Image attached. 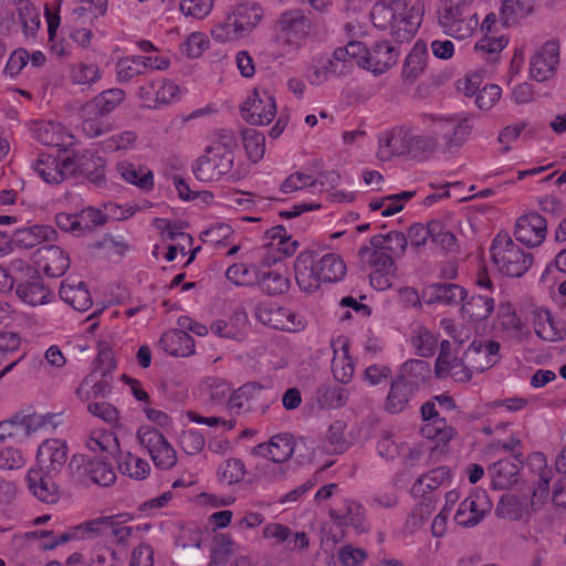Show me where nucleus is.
<instances>
[{
    "label": "nucleus",
    "instance_id": "obj_1",
    "mask_svg": "<svg viewBox=\"0 0 566 566\" xmlns=\"http://www.w3.org/2000/svg\"><path fill=\"white\" fill-rule=\"evenodd\" d=\"M295 281L305 293L317 291L323 283L340 281L346 274V265L342 256L334 252L323 255L302 252L294 263Z\"/></svg>",
    "mask_w": 566,
    "mask_h": 566
},
{
    "label": "nucleus",
    "instance_id": "obj_2",
    "mask_svg": "<svg viewBox=\"0 0 566 566\" xmlns=\"http://www.w3.org/2000/svg\"><path fill=\"white\" fill-rule=\"evenodd\" d=\"M419 122L428 132L437 135L440 148L449 154L458 151L468 142L473 129L471 117L464 113H423Z\"/></svg>",
    "mask_w": 566,
    "mask_h": 566
},
{
    "label": "nucleus",
    "instance_id": "obj_3",
    "mask_svg": "<svg viewBox=\"0 0 566 566\" xmlns=\"http://www.w3.org/2000/svg\"><path fill=\"white\" fill-rule=\"evenodd\" d=\"M490 253L496 270L509 277H522L534 263L533 253L503 232L497 233L493 239Z\"/></svg>",
    "mask_w": 566,
    "mask_h": 566
},
{
    "label": "nucleus",
    "instance_id": "obj_4",
    "mask_svg": "<svg viewBox=\"0 0 566 566\" xmlns=\"http://www.w3.org/2000/svg\"><path fill=\"white\" fill-rule=\"evenodd\" d=\"M126 93L122 88L103 91L82 108V130L90 137H97L108 130V123L103 118L124 102Z\"/></svg>",
    "mask_w": 566,
    "mask_h": 566
},
{
    "label": "nucleus",
    "instance_id": "obj_5",
    "mask_svg": "<svg viewBox=\"0 0 566 566\" xmlns=\"http://www.w3.org/2000/svg\"><path fill=\"white\" fill-rule=\"evenodd\" d=\"M234 156L229 153H220L219 148L207 147L205 153L195 160L192 172L201 182H216L223 177L235 180L240 172L233 170Z\"/></svg>",
    "mask_w": 566,
    "mask_h": 566
},
{
    "label": "nucleus",
    "instance_id": "obj_6",
    "mask_svg": "<svg viewBox=\"0 0 566 566\" xmlns=\"http://www.w3.org/2000/svg\"><path fill=\"white\" fill-rule=\"evenodd\" d=\"M242 118L251 125L270 124L277 112L274 95L266 88L256 87L240 106Z\"/></svg>",
    "mask_w": 566,
    "mask_h": 566
},
{
    "label": "nucleus",
    "instance_id": "obj_7",
    "mask_svg": "<svg viewBox=\"0 0 566 566\" xmlns=\"http://www.w3.org/2000/svg\"><path fill=\"white\" fill-rule=\"evenodd\" d=\"M359 52L357 54L358 67L371 72L374 75H380L387 72L397 61L398 50L387 39L378 41L371 49L359 41Z\"/></svg>",
    "mask_w": 566,
    "mask_h": 566
},
{
    "label": "nucleus",
    "instance_id": "obj_8",
    "mask_svg": "<svg viewBox=\"0 0 566 566\" xmlns=\"http://www.w3.org/2000/svg\"><path fill=\"white\" fill-rule=\"evenodd\" d=\"M33 169L44 182L56 185L76 170V163L66 150L59 149L56 155L40 154Z\"/></svg>",
    "mask_w": 566,
    "mask_h": 566
},
{
    "label": "nucleus",
    "instance_id": "obj_9",
    "mask_svg": "<svg viewBox=\"0 0 566 566\" xmlns=\"http://www.w3.org/2000/svg\"><path fill=\"white\" fill-rule=\"evenodd\" d=\"M137 438L157 469L169 470L176 465L177 452L161 432L150 427H140Z\"/></svg>",
    "mask_w": 566,
    "mask_h": 566
},
{
    "label": "nucleus",
    "instance_id": "obj_10",
    "mask_svg": "<svg viewBox=\"0 0 566 566\" xmlns=\"http://www.w3.org/2000/svg\"><path fill=\"white\" fill-rule=\"evenodd\" d=\"M111 524L109 517H97L85 521L65 532L54 533L53 531H34L31 533L35 538H48L43 542L44 549H54L70 541L83 539L90 535H96L104 526Z\"/></svg>",
    "mask_w": 566,
    "mask_h": 566
},
{
    "label": "nucleus",
    "instance_id": "obj_11",
    "mask_svg": "<svg viewBox=\"0 0 566 566\" xmlns=\"http://www.w3.org/2000/svg\"><path fill=\"white\" fill-rule=\"evenodd\" d=\"M491 509L492 502L488 492L485 490L474 489L459 504L454 514V522L461 527H474L483 521Z\"/></svg>",
    "mask_w": 566,
    "mask_h": 566
},
{
    "label": "nucleus",
    "instance_id": "obj_12",
    "mask_svg": "<svg viewBox=\"0 0 566 566\" xmlns=\"http://www.w3.org/2000/svg\"><path fill=\"white\" fill-rule=\"evenodd\" d=\"M269 242L259 248V254L272 264H284L283 260L293 255L300 243L294 240L283 226L266 231Z\"/></svg>",
    "mask_w": 566,
    "mask_h": 566
},
{
    "label": "nucleus",
    "instance_id": "obj_13",
    "mask_svg": "<svg viewBox=\"0 0 566 566\" xmlns=\"http://www.w3.org/2000/svg\"><path fill=\"white\" fill-rule=\"evenodd\" d=\"M263 19L262 9L255 4L242 3L237 6L219 24V28L226 35L231 33L244 34L252 33Z\"/></svg>",
    "mask_w": 566,
    "mask_h": 566
},
{
    "label": "nucleus",
    "instance_id": "obj_14",
    "mask_svg": "<svg viewBox=\"0 0 566 566\" xmlns=\"http://www.w3.org/2000/svg\"><path fill=\"white\" fill-rule=\"evenodd\" d=\"M180 93L172 80L158 77L143 84L138 95L145 107L154 109L179 99Z\"/></svg>",
    "mask_w": 566,
    "mask_h": 566
},
{
    "label": "nucleus",
    "instance_id": "obj_15",
    "mask_svg": "<svg viewBox=\"0 0 566 566\" xmlns=\"http://www.w3.org/2000/svg\"><path fill=\"white\" fill-rule=\"evenodd\" d=\"M547 235V220L536 211L520 216L515 222V240L526 248L542 245Z\"/></svg>",
    "mask_w": 566,
    "mask_h": 566
},
{
    "label": "nucleus",
    "instance_id": "obj_16",
    "mask_svg": "<svg viewBox=\"0 0 566 566\" xmlns=\"http://www.w3.org/2000/svg\"><path fill=\"white\" fill-rule=\"evenodd\" d=\"M559 42L553 38L545 42L530 61L531 77L537 82H545L553 77L559 64Z\"/></svg>",
    "mask_w": 566,
    "mask_h": 566
},
{
    "label": "nucleus",
    "instance_id": "obj_17",
    "mask_svg": "<svg viewBox=\"0 0 566 566\" xmlns=\"http://www.w3.org/2000/svg\"><path fill=\"white\" fill-rule=\"evenodd\" d=\"M406 7V2L402 0H395L392 1L390 7H386L384 4H376L373 9L371 17L375 18V15L381 14L385 18H392L396 21L395 28H397V32H405L407 34H415L421 22L422 17L424 12V7L422 2H416L410 10L401 17L399 22L396 18V11L399 9H402Z\"/></svg>",
    "mask_w": 566,
    "mask_h": 566
},
{
    "label": "nucleus",
    "instance_id": "obj_18",
    "mask_svg": "<svg viewBox=\"0 0 566 566\" xmlns=\"http://www.w3.org/2000/svg\"><path fill=\"white\" fill-rule=\"evenodd\" d=\"M255 286L268 295H282L290 289V279L284 264H272L260 256V270Z\"/></svg>",
    "mask_w": 566,
    "mask_h": 566
},
{
    "label": "nucleus",
    "instance_id": "obj_19",
    "mask_svg": "<svg viewBox=\"0 0 566 566\" xmlns=\"http://www.w3.org/2000/svg\"><path fill=\"white\" fill-rule=\"evenodd\" d=\"M450 349L451 345L448 340L440 343L439 356L434 364L436 377L439 379L451 377L458 382L469 381L474 371L465 363L464 357L462 359L451 357Z\"/></svg>",
    "mask_w": 566,
    "mask_h": 566
},
{
    "label": "nucleus",
    "instance_id": "obj_20",
    "mask_svg": "<svg viewBox=\"0 0 566 566\" xmlns=\"http://www.w3.org/2000/svg\"><path fill=\"white\" fill-rule=\"evenodd\" d=\"M77 476L83 483L92 482L99 486H109L116 480L111 462L99 457L84 455L77 465Z\"/></svg>",
    "mask_w": 566,
    "mask_h": 566
},
{
    "label": "nucleus",
    "instance_id": "obj_21",
    "mask_svg": "<svg viewBox=\"0 0 566 566\" xmlns=\"http://www.w3.org/2000/svg\"><path fill=\"white\" fill-rule=\"evenodd\" d=\"M421 416L424 421L421 427L422 437L443 444L453 439L455 430L439 416L434 401H427L421 406Z\"/></svg>",
    "mask_w": 566,
    "mask_h": 566
},
{
    "label": "nucleus",
    "instance_id": "obj_22",
    "mask_svg": "<svg viewBox=\"0 0 566 566\" xmlns=\"http://www.w3.org/2000/svg\"><path fill=\"white\" fill-rule=\"evenodd\" d=\"M500 343L496 340H473L464 352V360L474 373H482L500 359Z\"/></svg>",
    "mask_w": 566,
    "mask_h": 566
},
{
    "label": "nucleus",
    "instance_id": "obj_23",
    "mask_svg": "<svg viewBox=\"0 0 566 566\" xmlns=\"http://www.w3.org/2000/svg\"><path fill=\"white\" fill-rule=\"evenodd\" d=\"M410 128L396 126L384 132L378 138L377 156L380 160H389L392 157L408 158Z\"/></svg>",
    "mask_w": 566,
    "mask_h": 566
},
{
    "label": "nucleus",
    "instance_id": "obj_24",
    "mask_svg": "<svg viewBox=\"0 0 566 566\" xmlns=\"http://www.w3.org/2000/svg\"><path fill=\"white\" fill-rule=\"evenodd\" d=\"M34 262L50 277H60L70 268V256L60 247L43 244L36 249Z\"/></svg>",
    "mask_w": 566,
    "mask_h": 566
},
{
    "label": "nucleus",
    "instance_id": "obj_25",
    "mask_svg": "<svg viewBox=\"0 0 566 566\" xmlns=\"http://www.w3.org/2000/svg\"><path fill=\"white\" fill-rule=\"evenodd\" d=\"M359 41H349L345 46L334 50L331 56L323 57L326 69L333 77H345L358 66Z\"/></svg>",
    "mask_w": 566,
    "mask_h": 566
},
{
    "label": "nucleus",
    "instance_id": "obj_26",
    "mask_svg": "<svg viewBox=\"0 0 566 566\" xmlns=\"http://www.w3.org/2000/svg\"><path fill=\"white\" fill-rule=\"evenodd\" d=\"M67 460V444L62 439H46L38 448L36 462L38 470L48 473L59 472Z\"/></svg>",
    "mask_w": 566,
    "mask_h": 566
},
{
    "label": "nucleus",
    "instance_id": "obj_27",
    "mask_svg": "<svg viewBox=\"0 0 566 566\" xmlns=\"http://www.w3.org/2000/svg\"><path fill=\"white\" fill-rule=\"evenodd\" d=\"M166 59L156 56L132 55L120 59L116 64V75L119 82H128L134 77L144 74L148 69L164 70L168 67Z\"/></svg>",
    "mask_w": 566,
    "mask_h": 566
},
{
    "label": "nucleus",
    "instance_id": "obj_28",
    "mask_svg": "<svg viewBox=\"0 0 566 566\" xmlns=\"http://www.w3.org/2000/svg\"><path fill=\"white\" fill-rule=\"evenodd\" d=\"M467 297L465 290L454 283H434L422 290V301L427 305L454 306Z\"/></svg>",
    "mask_w": 566,
    "mask_h": 566
},
{
    "label": "nucleus",
    "instance_id": "obj_29",
    "mask_svg": "<svg viewBox=\"0 0 566 566\" xmlns=\"http://www.w3.org/2000/svg\"><path fill=\"white\" fill-rule=\"evenodd\" d=\"M334 357L332 373L338 382L348 384L353 379L355 364L350 356V345L346 337H338L332 343Z\"/></svg>",
    "mask_w": 566,
    "mask_h": 566
},
{
    "label": "nucleus",
    "instance_id": "obj_30",
    "mask_svg": "<svg viewBox=\"0 0 566 566\" xmlns=\"http://www.w3.org/2000/svg\"><path fill=\"white\" fill-rule=\"evenodd\" d=\"M439 149L440 143L437 135L428 132L423 126L421 133L410 128L408 159L426 161L432 158Z\"/></svg>",
    "mask_w": 566,
    "mask_h": 566
},
{
    "label": "nucleus",
    "instance_id": "obj_31",
    "mask_svg": "<svg viewBox=\"0 0 566 566\" xmlns=\"http://www.w3.org/2000/svg\"><path fill=\"white\" fill-rule=\"evenodd\" d=\"M253 452L274 463H284L294 452L293 437L289 433L275 434L268 443L255 446Z\"/></svg>",
    "mask_w": 566,
    "mask_h": 566
},
{
    "label": "nucleus",
    "instance_id": "obj_32",
    "mask_svg": "<svg viewBox=\"0 0 566 566\" xmlns=\"http://www.w3.org/2000/svg\"><path fill=\"white\" fill-rule=\"evenodd\" d=\"M20 439L39 432H51L57 427V415L53 413H17L14 415Z\"/></svg>",
    "mask_w": 566,
    "mask_h": 566
},
{
    "label": "nucleus",
    "instance_id": "obj_33",
    "mask_svg": "<svg viewBox=\"0 0 566 566\" xmlns=\"http://www.w3.org/2000/svg\"><path fill=\"white\" fill-rule=\"evenodd\" d=\"M218 480L228 485L252 484L256 480V475L249 472L245 463L239 458H229L223 460L217 469Z\"/></svg>",
    "mask_w": 566,
    "mask_h": 566
},
{
    "label": "nucleus",
    "instance_id": "obj_34",
    "mask_svg": "<svg viewBox=\"0 0 566 566\" xmlns=\"http://www.w3.org/2000/svg\"><path fill=\"white\" fill-rule=\"evenodd\" d=\"M51 474L36 469H30L27 474L30 492L44 503H55L59 500V490Z\"/></svg>",
    "mask_w": 566,
    "mask_h": 566
},
{
    "label": "nucleus",
    "instance_id": "obj_35",
    "mask_svg": "<svg viewBox=\"0 0 566 566\" xmlns=\"http://www.w3.org/2000/svg\"><path fill=\"white\" fill-rule=\"evenodd\" d=\"M329 516L335 523L350 525L358 533L367 531L365 525V507L355 500H344L342 507L329 511Z\"/></svg>",
    "mask_w": 566,
    "mask_h": 566
},
{
    "label": "nucleus",
    "instance_id": "obj_36",
    "mask_svg": "<svg viewBox=\"0 0 566 566\" xmlns=\"http://www.w3.org/2000/svg\"><path fill=\"white\" fill-rule=\"evenodd\" d=\"M59 294L61 300L75 311L85 312L92 306L90 291L83 281H75L70 277L65 279L61 283Z\"/></svg>",
    "mask_w": 566,
    "mask_h": 566
},
{
    "label": "nucleus",
    "instance_id": "obj_37",
    "mask_svg": "<svg viewBox=\"0 0 566 566\" xmlns=\"http://www.w3.org/2000/svg\"><path fill=\"white\" fill-rule=\"evenodd\" d=\"M15 294L24 304L30 306L48 304L54 298L53 292L43 284L40 277L19 283Z\"/></svg>",
    "mask_w": 566,
    "mask_h": 566
},
{
    "label": "nucleus",
    "instance_id": "obj_38",
    "mask_svg": "<svg viewBox=\"0 0 566 566\" xmlns=\"http://www.w3.org/2000/svg\"><path fill=\"white\" fill-rule=\"evenodd\" d=\"M159 344L170 356L188 357L195 353V340L189 333L181 329H170L164 333Z\"/></svg>",
    "mask_w": 566,
    "mask_h": 566
},
{
    "label": "nucleus",
    "instance_id": "obj_39",
    "mask_svg": "<svg viewBox=\"0 0 566 566\" xmlns=\"http://www.w3.org/2000/svg\"><path fill=\"white\" fill-rule=\"evenodd\" d=\"M428 59V48L423 40H418L409 54L406 56L401 77L403 82L413 83L426 70Z\"/></svg>",
    "mask_w": 566,
    "mask_h": 566
},
{
    "label": "nucleus",
    "instance_id": "obj_40",
    "mask_svg": "<svg viewBox=\"0 0 566 566\" xmlns=\"http://www.w3.org/2000/svg\"><path fill=\"white\" fill-rule=\"evenodd\" d=\"M116 170L126 182L140 190L149 191L154 188V174L145 165L124 160L117 164Z\"/></svg>",
    "mask_w": 566,
    "mask_h": 566
},
{
    "label": "nucleus",
    "instance_id": "obj_41",
    "mask_svg": "<svg viewBox=\"0 0 566 566\" xmlns=\"http://www.w3.org/2000/svg\"><path fill=\"white\" fill-rule=\"evenodd\" d=\"M260 270L259 249L253 254V261L250 264L244 262L230 265L226 272L227 279L238 286H255Z\"/></svg>",
    "mask_w": 566,
    "mask_h": 566
},
{
    "label": "nucleus",
    "instance_id": "obj_42",
    "mask_svg": "<svg viewBox=\"0 0 566 566\" xmlns=\"http://www.w3.org/2000/svg\"><path fill=\"white\" fill-rule=\"evenodd\" d=\"M534 331L545 342H559L566 337L565 322L555 319L548 311L536 315Z\"/></svg>",
    "mask_w": 566,
    "mask_h": 566
},
{
    "label": "nucleus",
    "instance_id": "obj_43",
    "mask_svg": "<svg viewBox=\"0 0 566 566\" xmlns=\"http://www.w3.org/2000/svg\"><path fill=\"white\" fill-rule=\"evenodd\" d=\"M415 390L412 385L399 378L398 376L391 381L390 389L388 391L385 409L390 413H399L405 410L409 403L411 396Z\"/></svg>",
    "mask_w": 566,
    "mask_h": 566
},
{
    "label": "nucleus",
    "instance_id": "obj_44",
    "mask_svg": "<svg viewBox=\"0 0 566 566\" xmlns=\"http://www.w3.org/2000/svg\"><path fill=\"white\" fill-rule=\"evenodd\" d=\"M450 478L448 467H438L420 475L411 486L415 497H424L428 493L439 489Z\"/></svg>",
    "mask_w": 566,
    "mask_h": 566
},
{
    "label": "nucleus",
    "instance_id": "obj_45",
    "mask_svg": "<svg viewBox=\"0 0 566 566\" xmlns=\"http://www.w3.org/2000/svg\"><path fill=\"white\" fill-rule=\"evenodd\" d=\"M495 514L510 521L522 520L528 514V501L515 494H504L496 505Z\"/></svg>",
    "mask_w": 566,
    "mask_h": 566
},
{
    "label": "nucleus",
    "instance_id": "obj_46",
    "mask_svg": "<svg viewBox=\"0 0 566 566\" xmlns=\"http://www.w3.org/2000/svg\"><path fill=\"white\" fill-rule=\"evenodd\" d=\"M360 263L369 271L396 270L391 255L384 249L364 245L358 251Z\"/></svg>",
    "mask_w": 566,
    "mask_h": 566
},
{
    "label": "nucleus",
    "instance_id": "obj_47",
    "mask_svg": "<svg viewBox=\"0 0 566 566\" xmlns=\"http://www.w3.org/2000/svg\"><path fill=\"white\" fill-rule=\"evenodd\" d=\"M495 302L490 295H472L462 304V315L472 321H483L494 311Z\"/></svg>",
    "mask_w": 566,
    "mask_h": 566
},
{
    "label": "nucleus",
    "instance_id": "obj_48",
    "mask_svg": "<svg viewBox=\"0 0 566 566\" xmlns=\"http://www.w3.org/2000/svg\"><path fill=\"white\" fill-rule=\"evenodd\" d=\"M247 317L237 314L230 319H217L211 325L214 335L228 339L242 340L245 337Z\"/></svg>",
    "mask_w": 566,
    "mask_h": 566
},
{
    "label": "nucleus",
    "instance_id": "obj_49",
    "mask_svg": "<svg viewBox=\"0 0 566 566\" xmlns=\"http://www.w3.org/2000/svg\"><path fill=\"white\" fill-rule=\"evenodd\" d=\"M348 400L347 389L340 386L322 385L316 391V403L321 409H338Z\"/></svg>",
    "mask_w": 566,
    "mask_h": 566
},
{
    "label": "nucleus",
    "instance_id": "obj_50",
    "mask_svg": "<svg viewBox=\"0 0 566 566\" xmlns=\"http://www.w3.org/2000/svg\"><path fill=\"white\" fill-rule=\"evenodd\" d=\"M34 138L43 145L60 147L63 145L62 126L52 120L35 122L32 126Z\"/></svg>",
    "mask_w": 566,
    "mask_h": 566
},
{
    "label": "nucleus",
    "instance_id": "obj_51",
    "mask_svg": "<svg viewBox=\"0 0 566 566\" xmlns=\"http://www.w3.org/2000/svg\"><path fill=\"white\" fill-rule=\"evenodd\" d=\"M535 0H503L500 23L507 28L520 18L528 15L534 8Z\"/></svg>",
    "mask_w": 566,
    "mask_h": 566
},
{
    "label": "nucleus",
    "instance_id": "obj_52",
    "mask_svg": "<svg viewBox=\"0 0 566 566\" xmlns=\"http://www.w3.org/2000/svg\"><path fill=\"white\" fill-rule=\"evenodd\" d=\"M18 22L24 35H35L41 27L39 10L28 0L17 2Z\"/></svg>",
    "mask_w": 566,
    "mask_h": 566
},
{
    "label": "nucleus",
    "instance_id": "obj_53",
    "mask_svg": "<svg viewBox=\"0 0 566 566\" xmlns=\"http://www.w3.org/2000/svg\"><path fill=\"white\" fill-rule=\"evenodd\" d=\"M492 471L494 486L506 489L516 482L520 467L516 460L502 459L493 464Z\"/></svg>",
    "mask_w": 566,
    "mask_h": 566
},
{
    "label": "nucleus",
    "instance_id": "obj_54",
    "mask_svg": "<svg viewBox=\"0 0 566 566\" xmlns=\"http://www.w3.org/2000/svg\"><path fill=\"white\" fill-rule=\"evenodd\" d=\"M280 31L307 35L311 32V20L301 10L284 12L279 20Z\"/></svg>",
    "mask_w": 566,
    "mask_h": 566
},
{
    "label": "nucleus",
    "instance_id": "obj_55",
    "mask_svg": "<svg viewBox=\"0 0 566 566\" xmlns=\"http://www.w3.org/2000/svg\"><path fill=\"white\" fill-rule=\"evenodd\" d=\"M117 464L122 474L135 480H143L150 472L149 463L130 452L120 454Z\"/></svg>",
    "mask_w": 566,
    "mask_h": 566
},
{
    "label": "nucleus",
    "instance_id": "obj_56",
    "mask_svg": "<svg viewBox=\"0 0 566 566\" xmlns=\"http://www.w3.org/2000/svg\"><path fill=\"white\" fill-rule=\"evenodd\" d=\"M85 446L93 452L113 453L118 450L119 443L114 432L107 429L92 430L85 441Z\"/></svg>",
    "mask_w": 566,
    "mask_h": 566
},
{
    "label": "nucleus",
    "instance_id": "obj_57",
    "mask_svg": "<svg viewBox=\"0 0 566 566\" xmlns=\"http://www.w3.org/2000/svg\"><path fill=\"white\" fill-rule=\"evenodd\" d=\"M346 423L343 420H336L331 423L324 440V450L328 454L343 453L348 448L345 438Z\"/></svg>",
    "mask_w": 566,
    "mask_h": 566
},
{
    "label": "nucleus",
    "instance_id": "obj_58",
    "mask_svg": "<svg viewBox=\"0 0 566 566\" xmlns=\"http://www.w3.org/2000/svg\"><path fill=\"white\" fill-rule=\"evenodd\" d=\"M430 376V366L421 359L407 360L400 369L399 378H405L412 389L416 390L418 386L424 382Z\"/></svg>",
    "mask_w": 566,
    "mask_h": 566
},
{
    "label": "nucleus",
    "instance_id": "obj_59",
    "mask_svg": "<svg viewBox=\"0 0 566 566\" xmlns=\"http://www.w3.org/2000/svg\"><path fill=\"white\" fill-rule=\"evenodd\" d=\"M285 307L273 302H262L255 308L256 319L271 328L282 331Z\"/></svg>",
    "mask_w": 566,
    "mask_h": 566
},
{
    "label": "nucleus",
    "instance_id": "obj_60",
    "mask_svg": "<svg viewBox=\"0 0 566 566\" xmlns=\"http://www.w3.org/2000/svg\"><path fill=\"white\" fill-rule=\"evenodd\" d=\"M102 77L101 67L93 62H78L71 66L70 78L73 84L91 86Z\"/></svg>",
    "mask_w": 566,
    "mask_h": 566
},
{
    "label": "nucleus",
    "instance_id": "obj_61",
    "mask_svg": "<svg viewBox=\"0 0 566 566\" xmlns=\"http://www.w3.org/2000/svg\"><path fill=\"white\" fill-rule=\"evenodd\" d=\"M322 190L323 182L319 181L311 174L294 172L291 174L280 187V190L284 195H290L298 190L311 189V192H315L317 187Z\"/></svg>",
    "mask_w": 566,
    "mask_h": 566
},
{
    "label": "nucleus",
    "instance_id": "obj_62",
    "mask_svg": "<svg viewBox=\"0 0 566 566\" xmlns=\"http://www.w3.org/2000/svg\"><path fill=\"white\" fill-rule=\"evenodd\" d=\"M242 144L248 157L258 163L264 156L265 151V137L255 128H245L242 132Z\"/></svg>",
    "mask_w": 566,
    "mask_h": 566
},
{
    "label": "nucleus",
    "instance_id": "obj_63",
    "mask_svg": "<svg viewBox=\"0 0 566 566\" xmlns=\"http://www.w3.org/2000/svg\"><path fill=\"white\" fill-rule=\"evenodd\" d=\"M54 234V230L49 226H32L25 229H20L15 233V241L24 248H33L49 239Z\"/></svg>",
    "mask_w": 566,
    "mask_h": 566
},
{
    "label": "nucleus",
    "instance_id": "obj_64",
    "mask_svg": "<svg viewBox=\"0 0 566 566\" xmlns=\"http://www.w3.org/2000/svg\"><path fill=\"white\" fill-rule=\"evenodd\" d=\"M369 554L365 548L350 543L339 546L336 551V558L340 566H363Z\"/></svg>",
    "mask_w": 566,
    "mask_h": 566
}]
</instances>
